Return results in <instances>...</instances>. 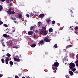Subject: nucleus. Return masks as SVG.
<instances>
[{"label": "nucleus", "mask_w": 78, "mask_h": 78, "mask_svg": "<svg viewBox=\"0 0 78 78\" xmlns=\"http://www.w3.org/2000/svg\"><path fill=\"white\" fill-rule=\"evenodd\" d=\"M12 19L13 20H16V18H12Z\"/></svg>", "instance_id": "a19ab883"}, {"label": "nucleus", "mask_w": 78, "mask_h": 78, "mask_svg": "<svg viewBox=\"0 0 78 78\" xmlns=\"http://www.w3.org/2000/svg\"><path fill=\"white\" fill-rule=\"evenodd\" d=\"M46 21V22H51V20H47Z\"/></svg>", "instance_id": "a878e982"}, {"label": "nucleus", "mask_w": 78, "mask_h": 78, "mask_svg": "<svg viewBox=\"0 0 78 78\" xmlns=\"http://www.w3.org/2000/svg\"><path fill=\"white\" fill-rule=\"evenodd\" d=\"M15 78H19V77L17 76H15Z\"/></svg>", "instance_id": "79ce46f5"}, {"label": "nucleus", "mask_w": 78, "mask_h": 78, "mask_svg": "<svg viewBox=\"0 0 78 78\" xmlns=\"http://www.w3.org/2000/svg\"><path fill=\"white\" fill-rule=\"evenodd\" d=\"M40 34H43L44 35H47V30H44L43 29H42L40 32Z\"/></svg>", "instance_id": "f03ea898"}, {"label": "nucleus", "mask_w": 78, "mask_h": 78, "mask_svg": "<svg viewBox=\"0 0 78 78\" xmlns=\"http://www.w3.org/2000/svg\"><path fill=\"white\" fill-rule=\"evenodd\" d=\"M75 62L76 64V67H78V59Z\"/></svg>", "instance_id": "dca6fc26"}, {"label": "nucleus", "mask_w": 78, "mask_h": 78, "mask_svg": "<svg viewBox=\"0 0 78 78\" xmlns=\"http://www.w3.org/2000/svg\"><path fill=\"white\" fill-rule=\"evenodd\" d=\"M7 56H8V57H10L11 56V55L9 53H7L6 54Z\"/></svg>", "instance_id": "b1692460"}, {"label": "nucleus", "mask_w": 78, "mask_h": 78, "mask_svg": "<svg viewBox=\"0 0 78 78\" xmlns=\"http://www.w3.org/2000/svg\"><path fill=\"white\" fill-rule=\"evenodd\" d=\"M18 17H19V19H20V18H22V16L21 14H20V15H18Z\"/></svg>", "instance_id": "412c9836"}, {"label": "nucleus", "mask_w": 78, "mask_h": 78, "mask_svg": "<svg viewBox=\"0 0 78 78\" xmlns=\"http://www.w3.org/2000/svg\"><path fill=\"white\" fill-rule=\"evenodd\" d=\"M44 41H45V42H50V41H51L50 39H48V38H44Z\"/></svg>", "instance_id": "20e7f679"}, {"label": "nucleus", "mask_w": 78, "mask_h": 78, "mask_svg": "<svg viewBox=\"0 0 78 78\" xmlns=\"http://www.w3.org/2000/svg\"><path fill=\"white\" fill-rule=\"evenodd\" d=\"M13 44H17V41L13 39L12 40Z\"/></svg>", "instance_id": "9d476101"}, {"label": "nucleus", "mask_w": 78, "mask_h": 78, "mask_svg": "<svg viewBox=\"0 0 78 78\" xmlns=\"http://www.w3.org/2000/svg\"><path fill=\"white\" fill-rule=\"evenodd\" d=\"M7 45H8V46H9V43H8V42H7Z\"/></svg>", "instance_id": "8fccbe9b"}, {"label": "nucleus", "mask_w": 78, "mask_h": 78, "mask_svg": "<svg viewBox=\"0 0 78 78\" xmlns=\"http://www.w3.org/2000/svg\"><path fill=\"white\" fill-rule=\"evenodd\" d=\"M14 61L17 62H20V60L19 58H14Z\"/></svg>", "instance_id": "0eeeda50"}, {"label": "nucleus", "mask_w": 78, "mask_h": 78, "mask_svg": "<svg viewBox=\"0 0 78 78\" xmlns=\"http://www.w3.org/2000/svg\"><path fill=\"white\" fill-rule=\"evenodd\" d=\"M42 29H43V30H46V27H42Z\"/></svg>", "instance_id": "c756f323"}, {"label": "nucleus", "mask_w": 78, "mask_h": 78, "mask_svg": "<svg viewBox=\"0 0 78 78\" xmlns=\"http://www.w3.org/2000/svg\"><path fill=\"white\" fill-rule=\"evenodd\" d=\"M35 33H38V31H37V30H35Z\"/></svg>", "instance_id": "09e8293b"}, {"label": "nucleus", "mask_w": 78, "mask_h": 78, "mask_svg": "<svg viewBox=\"0 0 78 78\" xmlns=\"http://www.w3.org/2000/svg\"><path fill=\"white\" fill-rule=\"evenodd\" d=\"M19 58H22V56H21V55H20Z\"/></svg>", "instance_id": "603ef678"}, {"label": "nucleus", "mask_w": 78, "mask_h": 78, "mask_svg": "<svg viewBox=\"0 0 78 78\" xmlns=\"http://www.w3.org/2000/svg\"><path fill=\"white\" fill-rule=\"evenodd\" d=\"M55 21L54 20L52 21V24H55Z\"/></svg>", "instance_id": "f704fd0d"}, {"label": "nucleus", "mask_w": 78, "mask_h": 78, "mask_svg": "<svg viewBox=\"0 0 78 78\" xmlns=\"http://www.w3.org/2000/svg\"><path fill=\"white\" fill-rule=\"evenodd\" d=\"M72 47V45H68L67 47H66V49H67V48H69L70 47Z\"/></svg>", "instance_id": "f3484780"}, {"label": "nucleus", "mask_w": 78, "mask_h": 78, "mask_svg": "<svg viewBox=\"0 0 78 78\" xmlns=\"http://www.w3.org/2000/svg\"><path fill=\"white\" fill-rule=\"evenodd\" d=\"M76 70V68H73V69H71L72 71L73 72H75V71Z\"/></svg>", "instance_id": "aec40b11"}, {"label": "nucleus", "mask_w": 78, "mask_h": 78, "mask_svg": "<svg viewBox=\"0 0 78 78\" xmlns=\"http://www.w3.org/2000/svg\"><path fill=\"white\" fill-rule=\"evenodd\" d=\"M11 1H13L14 0H10Z\"/></svg>", "instance_id": "680f3d73"}, {"label": "nucleus", "mask_w": 78, "mask_h": 78, "mask_svg": "<svg viewBox=\"0 0 78 78\" xmlns=\"http://www.w3.org/2000/svg\"><path fill=\"white\" fill-rule=\"evenodd\" d=\"M29 15L30 16V17H32V16H33V15L32 13H30L29 14Z\"/></svg>", "instance_id": "7c9ffc66"}, {"label": "nucleus", "mask_w": 78, "mask_h": 78, "mask_svg": "<svg viewBox=\"0 0 78 78\" xmlns=\"http://www.w3.org/2000/svg\"><path fill=\"white\" fill-rule=\"evenodd\" d=\"M15 14V12L13 11H12L11 12V14Z\"/></svg>", "instance_id": "393cba45"}, {"label": "nucleus", "mask_w": 78, "mask_h": 78, "mask_svg": "<svg viewBox=\"0 0 78 78\" xmlns=\"http://www.w3.org/2000/svg\"><path fill=\"white\" fill-rule=\"evenodd\" d=\"M10 45H12V44H13L12 41H10Z\"/></svg>", "instance_id": "58836bf2"}, {"label": "nucleus", "mask_w": 78, "mask_h": 78, "mask_svg": "<svg viewBox=\"0 0 78 78\" xmlns=\"http://www.w3.org/2000/svg\"><path fill=\"white\" fill-rule=\"evenodd\" d=\"M4 27H8V25H7L6 24H4Z\"/></svg>", "instance_id": "bb28decb"}, {"label": "nucleus", "mask_w": 78, "mask_h": 78, "mask_svg": "<svg viewBox=\"0 0 78 78\" xmlns=\"http://www.w3.org/2000/svg\"><path fill=\"white\" fill-rule=\"evenodd\" d=\"M48 2H49V1H48Z\"/></svg>", "instance_id": "69168bd1"}, {"label": "nucleus", "mask_w": 78, "mask_h": 78, "mask_svg": "<svg viewBox=\"0 0 78 78\" xmlns=\"http://www.w3.org/2000/svg\"><path fill=\"white\" fill-rule=\"evenodd\" d=\"M69 73L70 75H71V76H72L73 75V72H72V71H69Z\"/></svg>", "instance_id": "9b49d317"}, {"label": "nucleus", "mask_w": 78, "mask_h": 78, "mask_svg": "<svg viewBox=\"0 0 78 78\" xmlns=\"http://www.w3.org/2000/svg\"><path fill=\"white\" fill-rule=\"evenodd\" d=\"M36 44H34L31 45V47L33 48L34 47H36Z\"/></svg>", "instance_id": "a211bd4d"}, {"label": "nucleus", "mask_w": 78, "mask_h": 78, "mask_svg": "<svg viewBox=\"0 0 78 78\" xmlns=\"http://www.w3.org/2000/svg\"><path fill=\"white\" fill-rule=\"evenodd\" d=\"M44 44V41L42 40L41 41H40L39 43L38 44V45L40 46V44H41V45H43Z\"/></svg>", "instance_id": "423d86ee"}, {"label": "nucleus", "mask_w": 78, "mask_h": 78, "mask_svg": "<svg viewBox=\"0 0 78 78\" xmlns=\"http://www.w3.org/2000/svg\"><path fill=\"white\" fill-rule=\"evenodd\" d=\"M8 29H7L6 30V31H8Z\"/></svg>", "instance_id": "bf43d9fd"}, {"label": "nucleus", "mask_w": 78, "mask_h": 78, "mask_svg": "<svg viewBox=\"0 0 78 78\" xmlns=\"http://www.w3.org/2000/svg\"><path fill=\"white\" fill-rule=\"evenodd\" d=\"M44 14L41 13L39 15V17H40V18L42 19V18H43V17H44Z\"/></svg>", "instance_id": "f8f14e48"}, {"label": "nucleus", "mask_w": 78, "mask_h": 78, "mask_svg": "<svg viewBox=\"0 0 78 78\" xmlns=\"http://www.w3.org/2000/svg\"><path fill=\"white\" fill-rule=\"evenodd\" d=\"M41 25H42V23L41 22H38L37 23L38 27H41Z\"/></svg>", "instance_id": "6e6552de"}, {"label": "nucleus", "mask_w": 78, "mask_h": 78, "mask_svg": "<svg viewBox=\"0 0 78 78\" xmlns=\"http://www.w3.org/2000/svg\"><path fill=\"white\" fill-rule=\"evenodd\" d=\"M1 61L2 62V63H4V59L2 58L1 59Z\"/></svg>", "instance_id": "cd10ccee"}, {"label": "nucleus", "mask_w": 78, "mask_h": 78, "mask_svg": "<svg viewBox=\"0 0 78 78\" xmlns=\"http://www.w3.org/2000/svg\"><path fill=\"white\" fill-rule=\"evenodd\" d=\"M3 41H4L3 39H2L1 40V42H3Z\"/></svg>", "instance_id": "3c124183"}, {"label": "nucleus", "mask_w": 78, "mask_h": 78, "mask_svg": "<svg viewBox=\"0 0 78 78\" xmlns=\"http://www.w3.org/2000/svg\"><path fill=\"white\" fill-rule=\"evenodd\" d=\"M72 27H70V28H71L70 29V30H73V29H72Z\"/></svg>", "instance_id": "de8ad7c7"}, {"label": "nucleus", "mask_w": 78, "mask_h": 78, "mask_svg": "<svg viewBox=\"0 0 78 78\" xmlns=\"http://www.w3.org/2000/svg\"><path fill=\"white\" fill-rule=\"evenodd\" d=\"M9 64L11 65V66H12V65H13V62L12 61H10Z\"/></svg>", "instance_id": "6ab92c4d"}, {"label": "nucleus", "mask_w": 78, "mask_h": 78, "mask_svg": "<svg viewBox=\"0 0 78 78\" xmlns=\"http://www.w3.org/2000/svg\"><path fill=\"white\" fill-rule=\"evenodd\" d=\"M3 22L2 21H0V25H1L2 24H3Z\"/></svg>", "instance_id": "e433bc0d"}, {"label": "nucleus", "mask_w": 78, "mask_h": 78, "mask_svg": "<svg viewBox=\"0 0 78 78\" xmlns=\"http://www.w3.org/2000/svg\"><path fill=\"white\" fill-rule=\"evenodd\" d=\"M26 16L27 17H30V16H29V15L28 14H26Z\"/></svg>", "instance_id": "c9c22d12"}, {"label": "nucleus", "mask_w": 78, "mask_h": 78, "mask_svg": "<svg viewBox=\"0 0 78 78\" xmlns=\"http://www.w3.org/2000/svg\"><path fill=\"white\" fill-rule=\"evenodd\" d=\"M0 7H2V5H0Z\"/></svg>", "instance_id": "13d9d810"}, {"label": "nucleus", "mask_w": 78, "mask_h": 78, "mask_svg": "<svg viewBox=\"0 0 78 78\" xmlns=\"http://www.w3.org/2000/svg\"><path fill=\"white\" fill-rule=\"evenodd\" d=\"M74 29L75 30H78V27H76Z\"/></svg>", "instance_id": "2f4dec72"}, {"label": "nucleus", "mask_w": 78, "mask_h": 78, "mask_svg": "<svg viewBox=\"0 0 78 78\" xmlns=\"http://www.w3.org/2000/svg\"><path fill=\"white\" fill-rule=\"evenodd\" d=\"M12 5V3H10L9 4V6H11V5Z\"/></svg>", "instance_id": "49530a36"}, {"label": "nucleus", "mask_w": 78, "mask_h": 78, "mask_svg": "<svg viewBox=\"0 0 78 78\" xmlns=\"http://www.w3.org/2000/svg\"><path fill=\"white\" fill-rule=\"evenodd\" d=\"M39 16V15H36L37 16Z\"/></svg>", "instance_id": "052dcab7"}, {"label": "nucleus", "mask_w": 78, "mask_h": 78, "mask_svg": "<svg viewBox=\"0 0 78 78\" xmlns=\"http://www.w3.org/2000/svg\"><path fill=\"white\" fill-rule=\"evenodd\" d=\"M2 76H3V74H0V78H1V77H2Z\"/></svg>", "instance_id": "c03bdc74"}, {"label": "nucleus", "mask_w": 78, "mask_h": 78, "mask_svg": "<svg viewBox=\"0 0 78 78\" xmlns=\"http://www.w3.org/2000/svg\"><path fill=\"white\" fill-rule=\"evenodd\" d=\"M2 50V51H4V50Z\"/></svg>", "instance_id": "0e129e2a"}, {"label": "nucleus", "mask_w": 78, "mask_h": 78, "mask_svg": "<svg viewBox=\"0 0 78 78\" xmlns=\"http://www.w3.org/2000/svg\"><path fill=\"white\" fill-rule=\"evenodd\" d=\"M64 51H65V52H66V49H64Z\"/></svg>", "instance_id": "6e6d98bb"}, {"label": "nucleus", "mask_w": 78, "mask_h": 78, "mask_svg": "<svg viewBox=\"0 0 78 78\" xmlns=\"http://www.w3.org/2000/svg\"><path fill=\"white\" fill-rule=\"evenodd\" d=\"M66 78H68V77H67V76H66Z\"/></svg>", "instance_id": "e2e57ef3"}, {"label": "nucleus", "mask_w": 78, "mask_h": 78, "mask_svg": "<svg viewBox=\"0 0 78 78\" xmlns=\"http://www.w3.org/2000/svg\"><path fill=\"white\" fill-rule=\"evenodd\" d=\"M6 2L7 3H9V0H6Z\"/></svg>", "instance_id": "473e14b6"}, {"label": "nucleus", "mask_w": 78, "mask_h": 78, "mask_svg": "<svg viewBox=\"0 0 78 78\" xmlns=\"http://www.w3.org/2000/svg\"><path fill=\"white\" fill-rule=\"evenodd\" d=\"M78 59V55H76V59Z\"/></svg>", "instance_id": "37998d69"}, {"label": "nucleus", "mask_w": 78, "mask_h": 78, "mask_svg": "<svg viewBox=\"0 0 78 78\" xmlns=\"http://www.w3.org/2000/svg\"><path fill=\"white\" fill-rule=\"evenodd\" d=\"M3 36L4 37H9V35H8L6 34H4L3 35Z\"/></svg>", "instance_id": "4468645a"}, {"label": "nucleus", "mask_w": 78, "mask_h": 78, "mask_svg": "<svg viewBox=\"0 0 78 78\" xmlns=\"http://www.w3.org/2000/svg\"><path fill=\"white\" fill-rule=\"evenodd\" d=\"M3 9V7H1L0 8V11H1L2 10V9Z\"/></svg>", "instance_id": "4c0bfd02"}, {"label": "nucleus", "mask_w": 78, "mask_h": 78, "mask_svg": "<svg viewBox=\"0 0 78 78\" xmlns=\"http://www.w3.org/2000/svg\"><path fill=\"white\" fill-rule=\"evenodd\" d=\"M1 2H4L6 0H0Z\"/></svg>", "instance_id": "ea45409f"}, {"label": "nucleus", "mask_w": 78, "mask_h": 78, "mask_svg": "<svg viewBox=\"0 0 78 78\" xmlns=\"http://www.w3.org/2000/svg\"><path fill=\"white\" fill-rule=\"evenodd\" d=\"M60 30H63V28L60 27Z\"/></svg>", "instance_id": "a18cd8bd"}, {"label": "nucleus", "mask_w": 78, "mask_h": 78, "mask_svg": "<svg viewBox=\"0 0 78 78\" xmlns=\"http://www.w3.org/2000/svg\"><path fill=\"white\" fill-rule=\"evenodd\" d=\"M22 78H25V77L23 76L22 77Z\"/></svg>", "instance_id": "4d7b16f0"}, {"label": "nucleus", "mask_w": 78, "mask_h": 78, "mask_svg": "<svg viewBox=\"0 0 78 78\" xmlns=\"http://www.w3.org/2000/svg\"><path fill=\"white\" fill-rule=\"evenodd\" d=\"M49 32H52L53 31V29L51 28L49 29Z\"/></svg>", "instance_id": "5701e85b"}, {"label": "nucleus", "mask_w": 78, "mask_h": 78, "mask_svg": "<svg viewBox=\"0 0 78 78\" xmlns=\"http://www.w3.org/2000/svg\"><path fill=\"white\" fill-rule=\"evenodd\" d=\"M52 66H53L55 67H57L59 66V63L58 62H54V64Z\"/></svg>", "instance_id": "7ed1b4c3"}, {"label": "nucleus", "mask_w": 78, "mask_h": 78, "mask_svg": "<svg viewBox=\"0 0 78 78\" xmlns=\"http://www.w3.org/2000/svg\"><path fill=\"white\" fill-rule=\"evenodd\" d=\"M7 12L8 14H11V9H9L8 11Z\"/></svg>", "instance_id": "1a4fd4ad"}, {"label": "nucleus", "mask_w": 78, "mask_h": 78, "mask_svg": "<svg viewBox=\"0 0 78 78\" xmlns=\"http://www.w3.org/2000/svg\"><path fill=\"white\" fill-rule=\"evenodd\" d=\"M9 58L8 57H7L5 58V64H8V61H9Z\"/></svg>", "instance_id": "39448f33"}, {"label": "nucleus", "mask_w": 78, "mask_h": 78, "mask_svg": "<svg viewBox=\"0 0 78 78\" xmlns=\"http://www.w3.org/2000/svg\"><path fill=\"white\" fill-rule=\"evenodd\" d=\"M54 48H58V45H57V44H55Z\"/></svg>", "instance_id": "4be33fe9"}, {"label": "nucleus", "mask_w": 78, "mask_h": 78, "mask_svg": "<svg viewBox=\"0 0 78 78\" xmlns=\"http://www.w3.org/2000/svg\"><path fill=\"white\" fill-rule=\"evenodd\" d=\"M33 33V31H30L28 32V34L29 35H32Z\"/></svg>", "instance_id": "ddd939ff"}, {"label": "nucleus", "mask_w": 78, "mask_h": 78, "mask_svg": "<svg viewBox=\"0 0 78 78\" xmlns=\"http://www.w3.org/2000/svg\"><path fill=\"white\" fill-rule=\"evenodd\" d=\"M53 70H55L54 71V73H56V70H57V68L55 67L53 69Z\"/></svg>", "instance_id": "2eb2a0df"}, {"label": "nucleus", "mask_w": 78, "mask_h": 78, "mask_svg": "<svg viewBox=\"0 0 78 78\" xmlns=\"http://www.w3.org/2000/svg\"><path fill=\"white\" fill-rule=\"evenodd\" d=\"M33 28H34V26L31 27H30V30H32L33 29Z\"/></svg>", "instance_id": "c85d7f7f"}, {"label": "nucleus", "mask_w": 78, "mask_h": 78, "mask_svg": "<svg viewBox=\"0 0 78 78\" xmlns=\"http://www.w3.org/2000/svg\"><path fill=\"white\" fill-rule=\"evenodd\" d=\"M14 23H16L17 21H14Z\"/></svg>", "instance_id": "864d4df0"}, {"label": "nucleus", "mask_w": 78, "mask_h": 78, "mask_svg": "<svg viewBox=\"0 0 78 78\" xmlns=\"http://www.w3.org/2000/svg\"><path fill=\"white\" fill-rule=\"evenodd\" d=\"M75 66V64L73 62H71L69 64V67L70 69H74Z\"/></svg>", "instance_id": "f257e3e1"}, {"label": "nucleus", "mask_w": 78, "mask_h": 78, "mask_svg": "<svg viewBox=\"0 0 78 78\" xmlns=\"http://www.w3.org/2000/svg\"><path fill=\"white\" fill-rule=\"evenodd\" d=\"M13 48H16V49L18 48V47L16 46H13Z\"/></svg>", "instance_id": "72a5a7b5"}, {"label": "nucleus", "mask_w": 78, "mask_h": 78, "mask_svg": "<svg viewBox=\"0 0 78 78\" xmlns=\"http://www.w3.org/2000/svg\"><path fill=\"white\" fill-rule=\"evenodd\" d=\"M38 18L39 19V17Z\"/></svg>", "instance_id": "338daca9"}, {"label": "nucleus", "mask_w": 78, "mask_h": 78, "mask_svg": "<svg viewBox=\"0 0 78 78\" xmlns=\"http://www.w3.org/2000/svg\"><path fill=\"white\" fill-rule=\"evenodd\" d=\"M47 23H48V24H50V23L49 22H46Z\"/></svg>", "instance_id": "5fc2aeb1"}]
</instances>
